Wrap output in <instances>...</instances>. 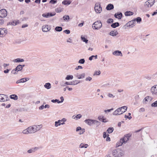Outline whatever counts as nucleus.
Instances as JSON below:
<instances>
[{"label":"nucleus","instance_id":"nucleus-4","mask_svg":"<svg viewBox=\"0 0 157 157\" xmlns=\"http://www.w3.org/2000/svg\"><path fill=\"white\" fill-rule=\"evenodd\" d=\"M155 0H148L145 2L144 6L146 7H151L154 4Z\"/></svg>","mask_w":157,"mask_h":157},{"label":"nucleus","instance_id":"nucleus-60","mask_svg":"<svg viewBox=\"0 0 157 157\" xmlns=\"http://www.w3.org/2000/svg\"><path fill=\"white\" fill-rule=\"evenodd\" d=\"M108 96L110 98H113L114 97V96H113L112 94L110 93H109L108 94Z\"/></svg>","mask_w":157,"mask_h":157},{"label":"nucleus","instance_id":"nucleus-10","mask_svg":"<svg viewBox=\"0 0 157 157\" xmlns=\"http://www.w3.org/2000/svg\"><path fill=\"white\" fill-rule=\"evenodd\" d=\"M8 97L6 95L0 94V101H5L7 100Z\"/></svg>","mask_w":157,"mask_h":157},{"label":"nucleus","instance_id":"nucleus-9","mask_svg":"<svg viewBox=\"0 0 157 157\" xmlns=\"http://www.w3.org/2000/svg\"><path fill=\"white\" fill-rule=\"evenodd\" d=\"M153 99V98L151 96H147L143 100V102L144 104H147V102H150Z\"/></svg>","mask_w":157,"mask_h":157},{"label":"nucleus","instance_id":"nucleus-18","mask_svg":"<svg viewBox=\"0 0 157 157\" xmlns=\"http://www.w3.org/2000/svg\"><path fill=\"white\" fill-rule=\"evenodd\" d=\"M76 131L77 132L79 131V134H82L85 132V129L83 128H82L80 127H78L76 128Z\"/></svg>","mask_w":157,"mask_h":157},{"label":"nucleus","instance_id":"nucleus-23","mask_svg":"<svg viewBox=\"0 0 157 157\" xmlns=\"http://www.w3.org/2000/svg\"><path fill=\"white\" fill-rule=\"evenodd\" d=\"M12 61L14 62L17 63L24 62V60L23 59L18 58L13 60Z\"/></svg>","mask_w":157,"mask_h":157},{"label":"nucleus","instance_id":"nucleus-34","mask_svg":"<svg viewBox=\"0 0 157 157\" xmlns=\"http://www.w3.org/2000/svg\"><path fill=\"white\" fill-rule=\"evenodd\" d=\"M21 67V65L19 64L15 68L17 71L18 72L22 70V69Z\"/></svg>","mask_w":157,"mask_h":157},{"label":"nucleus","instance_id":"nucleus-17","mask_svg":"<svg viewBox=\"0 0 157 157\" xmlns=\"http://www.w3.org/2000/svg\"><path fill=\"white\" fill-rule=\"evenodd\" d=\"M118 109H120L121 110L120 112H119V113L121 114L126 111L127 107L126 106H124Z\"/></svg>","mask_w":157,"mask_h":157},{"label":"nucleus","instance_id":"nucleus-24","mask_svg":"<svg viewBox=\"0 0 157 157\" xmlns=\"http://www.w3.org/2000/svg\"><path fill=\"white\" fill-rule=\"evenodd\" d=\"M36 132L39 130L42 127L41 124L34 125Z\"/></svg>","mask_w":157,"mask_h":157},{"label":"nucleus","instance_id":"nucleus-20","mask_svg":"<svg viewBox=\"0 0 157 157\" xmlns=\"http://www.w3.org/2000/svg\"><path fill=\"white\" fill-rule=\"evenodd\" d=\"M75 82L77 81H73L72 82H71L70 83H69L68 82H65L64 85H77V84L79 83V82H77V83H75Z\"/></svg>","mask_w":157,"mask_h":157},{"label":"nucleus","instance_id":"nucleus-2","mask_svg":"<svg viewBox=\"0 0 157 157\" xmlns=\"http://www.w3.org/2000/svg\"><path fill=\"white\" fill-rule=\"evenodd\" d=\"M102 23L100 21H97L94 22L92 25V27L94 29H98L101 28L102 26Z\"/></svg>","mask_w":157,"mask_h":157},{"label":"nucleus","instance_id":"nucleus-16","mask_svg":"<svg viewBox=\"0 0 157 157\" xmlns=\"http://www.w3.org/2000/svg\"><path fill=\"white\" fill-rule=\"evenodd\" d=\"M50 30V28L49 27L48 25H43L42 27V30L44 32H47Z\"/></svg>","mask_w":157,"mask_h":157},{"label":"nucleus","instance_id":"nucleus-50","mask_svg":"<svg viewBox=\"0 0 157 157\" xmlns=\"http://www.w3.org/2000/svg\"><path fill=\"white\" fill-rule=\"evenodd\" d=\"M122 141H121V140H120V141L119 142H118L116 144V145L117 147H119V146H121L123 144V143H122Z\"/></svg>","mask_w":157,"mask_h":157},{"label":"nucleus","instance_id":"nucleus-26","mask_svg":"<svg viewBox=\"0 0 157 157\" xmlns=\"http://www.w3.org/2000/svg\"><path fill=\"white\" fill-rule=\"evenodd\" d=\"M118 34V33L117 32V31L115 30L112 31L111 32L109 33V34L112 36H116Z\"/></svg>","mask_w":157,"mask_h":157},{"label":"nucleus","instance_id":"nucleus-37","mask_svg":"<svg viewBox=\"0 0 157 157\" xmlns=\"http://www.w3.org/2000/svg\"><path fill=\"white\" fill-rule=\"evenodd\" d=\"M61 121L60 120H59L58 121H56L55 122V126L56 127H57L59 126H60L61 125Z\"/></svg>","mask_w":157,"mask_h":157},{"label":"nucleus","instance_id":"nucleus-44","mask_svg":"<svg viewBox=\"0 0 157 157\" xmlns=\"http://www.w3.org/2000/svg\"><path fill=\"white\" fill-rule=\"evenodd\" d=\"M62 10V9L60 7L57 8L55 9V11L57 13H60Z\"/></svg>","mask_w":157,"mask_h":157},{"label":"nucleus","instance_id":"nucleus-64","mask_svg":"<svg viewBox=\"0 0 157 157\" xmlns=\"http://www.w3.org/2000/svg\"><path fill=\"white\" fill-rule=\"evenodd\" d=\"M44 106L43 105H42L40 106L39 107V109H40V110H42V109H44Z\"/></svg>","mask_w":157,"mask_h":157},{"label":"nucleus","instance_id":"nucleus-54","mask_svg":"<svg viewBox=\"0 0 157 157\" xmlns=\"http://www.w3.org/2000/svg\"><path fill=\"white\" fill-rule=\"evenodd\" d=\"M63 32L67 34H69L70 33V31L68 29L65 30L63 31Z\"/></svg>","mask_w":157,"mask_h":157},{"label":"nucleus","instance_id":"nucleus-59","mask_svg":"<svg viewBox=\"0 0 157 157\" xmlns=\"http://www.w3.org/2000/svg\"><path fill=\"white\" fill-rule=\"evenodd\" d=\"M84 145H85L84 144L82 143L80 144V145L79 146V147H81V148H83V147L85 148V147Z\"/></svg>","mask_w":157,"mask_h":157},{"label":"nucleus","instance_id":"nucleus-57","mask_svg":"<svg viewBox=\"0 0 157 157\" xmlns=\"http://www.w3.org/2000/svg\"><path fill=\"white\" fill-rule=\"evenodd\" d=\"M4 23V21L2 19H0V25H2Z\"/></svg>","mask_w":157,"mask_h":157},{"label":"nucleus","instance_id":"nucleus-28","mask_svg":"<svg viewBox=\"0 0 157 157\" xmlns=\"http://www.w3.org/2000/svg\"><path fill=\"white\" fill-rule=\"evenodd\" d=\"M71 3V2L68 0H64L63 1L62 3L63 4L65 5H68L70 4Z\"/></svg>","mask_w":157,"mask_h":157},{"label":"nucleus","instance_id":"nucleus-12","mask_svg":"<svg viewBox=\"0 0 157 157\" xmlns=\"http://www.w3.org/2000/svg\"><path fill=\"white\" fill-rule=\"evenodd\" d=\"M84 122L89 125H91L93 124H94L95 122L94 120L90 119H86L84 121Z\"/></svg>","mask_w":157,"mask_h":157},{"label":"nucleus","instance_id":"nucleus-53","mask_svg":"<svg viewBox=\"0 0 157 157\" xmlns=\"http://www.w3.org/2000/svg\"><path fill=\"white\" fill-rule=\"evenodd\" d=\"M101 74V72L100 71H96L95 72L94 75H99Z\"/></svg>","mask_w":157,"mask_h":157},{"label":"nucleus","instance_id":"nucleus-3","mask_svg":"<svg viewBox=\"0 0 157 157\" xmlns=\"http://www.w3.org/2000/svg\"><path fill=\"white\" fill-rule=\"evenodd\" d=\"M94 10L97 13H100L102 11V8L100 6V4L99 3H96Z\"/></svg>","mask_w":157,"mask_h":157},{"label":"nucleus","instance_id":"nucleus-21","mask_svg":"<svg viewBox=\"0 0 157 157\" xmlns=\"http://www.w3.org/2000/svg\"><path fill=\"white\" fill-rule=\"evenodd\" d=\"M38 149V148L37 147H35L32 148L27 151V152L29 153H31L34 152L35 151Z\"/></svg>","mask_w":157,"mask_h":157},{"label":"nucleus","instance_id":"nucleus-29","mask_svg":"<svg viewBox=\"0 0 157 157\" xmlns=\"http://www.w3.org/2000/svg\"><path fill=\"white\" fill-rule=\"evenodd\" d=\"M119 25V23L118 22H115L114 23H113L111 25V27L113 28H116Z\"/></svg>","mask_w":157,"mask_h":157},{"label":"nucleus","instance_id":"nucleus-45","mask_svg":"<svg viewBox=\"0 0 157 157\" xmlns=\"http://www.w3.org/2000/svg\"><path fill=\"white\" fill-rule=\"evenodd\" d=\"M18 72L15 68L14 69L12 70L11 71V73L13 74H17Z\"/></svg>","mask_w":157,"mask_h":157},{"label":"nucleus","instance_id":"nucleus-25","mask_svg":"<svg viewBox=\"0 0 157 157\" xmlns=\"http://www.w3.org/2000/svg\"><path fill=\"white\" fill-rule=\"evenodd\" d=\"M18 23H19L18 21H13L12 22L8 23L7 24V25H17Z\"/></svg>","mask_w":157,"mask_h":157},{"label":"nucleus","instance_id":"nucleus-40","mask_svg":"<svg viewBox=\"0 0 157 157\" xmlns=\"http://www.w3.org/2000/svg\"><path fill=\"white\" fill-rule=\"evenodd\" d=\"M22 133L25 134H30L29 130H28V128L22 131Z\"/></svg>","mask_w":157,"mask_h":157},{"label":"nucleus","instance_id":"nucleus-42","mask_svg":"<svg viewBox=\"0 0 157 157\" xmlns=\"http://www.w3.org/2000/svg\"><path fill=\"white\" fill-rule=\"evenodd\" d=\"M134 20H135V21H136L137 23H140V22L141 21L142 19L141 17H137L136 19H134Z\"/></svg>","mask_w":157,"mask_h":157},{"label":"nucleus","instance_id":"nucleus-58","mask_svg":"<svg viewBox=\"0 0 157 157\" xmlns=\"http://www.w3.org/2000/svg\"><path fill=\"white\" fill-rule=\"evenodd\" d=\"M82 66H78L77 67H76L75 68V69L76 70H78V69H82Z\"/></svg>","mask_w":157,"mask_h":157},{"label":"nucleus","instance_id":"nucleus-6","mask_svg":"<svg viewBox=\"0 0 157 157\" xmlns=\"http://www.w3.org/2000/svg\"><path fill=\"white\" fill-rule=\"evenodd\" d=\"M7 15V11L5 9H2L0 10V17L4 18Z\"/></svg>","mask_w":157,"mask_h":157},{"label":"nucleus","instance_id":"nucleus-61","mask_svg":"<svg viewBox=\"0 0 157 157\" xmlns=\"http://www.w3.org/2000/svg\"><path fill=\"white\" fill-rule=\"evenodd\" d=\"M65 83L64 82L62 81L60 82V85L62 86H66V85H64Z\"/></svg>","mask_w":157,"mask_h":157},{"label":"nucleus","instance_id":"nucleus-19","mask_svg":"<svg viewBox=\"0 0 157 157\" xmlns=\"http://www.w3.org/2000/svg\"><path fill=\"white\" fill-rule=\"evenodd\" d=\"M113 54L114 55L118 56H122V54L121 51L119 50H116L113 52Z\"/></svg>","mask_w":157,"mask_h":157},{"label":"nucleus","instance_id":"nucleus-13","mask_svg":"<svg viewBox=\"0 0 157 157\" xmlns=\"http://www.w3.org/2000/svg\"><path fill=\"white\" fill-rule=\"evenodd\" d=\"M30 134L34 133L36 132L34 126H32L28 127Z\"/></svg>","mask_w":157,"mask_h":157},{"label":"nucleus","instance_id":"nucleus-39","mask_svg":"<svg viewBox=\"0 0 157 157\" xmlns=\"http://www.w3.org/2000/svg\"><path fill=\"white\" fill-rule=\"evenodd\" d=\"M133 14V13L130 11H127L125 13V15L126 16H129Z\"/></svg>","mask_w":157,"mask_h":157},{"label":"nucleus","instance_id":"nucleus-30","mask_svg":"<svg viewBox=\"0 0 157 157\" xmlns=\"http://www.w3.org/2000/svg\"><path fill=\"white\" fill-rule=\"evenodd\" d=\"M44 87L48 89H50L51 87V84L49 82L46 83L44 85Z\"/></svg>","mask_w":157,"mask_h":157},{"label":"nucleus","instance_id":"nucleus-49","mask_svg":"<svg viewBox=\"0 0 157 157\" xmlns=\"http://www.w3.org/2000/svg\"><path fill=\"white\" fill-rule=\"evenodd\" d=\"M118 17L117 18L119 19H121L122 16V14L120 12L118 13Z\"/></svg>","mask_w":157,"mask_h":157},{"label":"nucleus","instance_id":"nucleus-27","mask_svg":"<svg viewBox=\"0 0 157 157\" xmlns=\"http://www.w3.org/2000/svg\"><path fill=\"white\" fill-rule=\"evenodd\" d=\"M120 109H117L113 112V114L114 115H121V114L119 113V112H120Z\"/></svg>","mask_w":157,"mask_h":157},{"label":"nucleus","instance_id":"nucleus-55","mask_svg":"<svg viewBox=\"0 0 157 157\" xmlns=\"http://www.w3.org/2000/svg\"><path fill=\"white\" fill-rule=\"evenodd\" d=\"M82 117V115L80 114H77L76 115L75 117L78 119Z\"/></svg>","mask_w":157,"mask_h":157},{"label":"nucleus","instance_id":"nucleus-7","mask_svg":"<svg viewBox=\"0 0 157 157\" xmlns=\"http://www.w3.org/2000/svg\"><path fill=\"white\" fill-rule=\"evenodd\" d=\"M131 136V135L129 134H128L125 135L123 138L121 139V141L122 143H126L129 140V138Z\"/></svg>","mask_w":157,"mask_h":157},{"label":"nucleus","instance_id":"nucleus-22","mask_svg":"<svg viewBox=\"0 0 157 157\" xmlns=\"http://www.w3.org/2000/svg\"><path fill=\"white\" fill-rule=\"evenodd\" d=\"M114 8V6L111 4H109L106 7V9L108 10H110Z\"/></svg>","mask_w":157,"mask_h":157},{"label":"nucleus","instance_id":"nucleus-5","mask_svg":"<svg viewBox=\"0 0 157 157\" xmlns=\"http://www.w3.org/2000/svg\"><path fill=\"white\" fill-rule=\"evenodd\" d=\"M151 92L153 95H157V85H154L151 87Z\"/></svg>","mask_w":157,"mask_h":157},{"label":"nucleus","instance_id":"nucleus-41","mask_svg":"<svg viewBox=\"0 0 157 157\" xmlns=\"http://www.w3.org/2000/svg\"><path fill=\"white\" fill-rule=\"evenodd\" d=\"M81 39L84 42H85L86 43H88V40L82 36H81Z\"/></svg>","mask_w":157,"mask_h":157},{"label":"nucleus","instance_id":"nucleus-52","mask_svg":"<svg viewBox=\"0 0 157 157\" xmlns=\"http://www.w3.org/2000/svg\"><path fill=\"white\" fill-rule=\"evenodd\" d=\"M92 78L90 77L89 76L87 78H86L85 79V80L86 81H90L92 80Z\"/></svg>","mask_w":157,"mask_h":157},{"label":"nucleus","instance_id":"nucleus-36","mask_svg":"<svg viewBox=\"0 0 157 157\" xmlns=\"http://www.w3.org/2000/svg\"><path fill=\"white\" fill-rule=\"evenodd\" d=\"M55 30L57 32H60L62 30V28L61 26H56L55 28Z\"/></svg>","mask_w":157,"mask_h":157},{"label":"nucleus","instance_id":"nucleus-48","mask_svg":"<svg viewBox=\"0 0 157 157\" xmlns=\"http://www.w3.org/2000/svg\"><path fill=\"white\" fill-rule=\"evenodd\" d=\"M85 62V60L84 59H80L78 61V63H81V64H83Z\"/></svg>","mask_w":157,"mask_h":157},{"label":"nucleus","instance_id":"nucleus-32","mask_svg":"<svg viewBox=\"0 0 157 157\" xmlns=\"http://www.w3.org/2000/svg\"><path fill=\"white\" fill-rule=\"evenodd\" d=\"M10 98L11 99L16 100L17 99V96L15 94H12L10 96Z\"/></svg>","mask_w":157,"mask_h":157},{"label":"nucleus","instance_id":"nucleus-8","mask_svg":"<svg viewBox=\"0 0 157 157\" xmlns=\"http://www.w3.org/2000/svg\"><path fill=\"white\" fill-rule=\"evenodd\" d=\"M56 13L54 12L53 13H45L43 14L42 16L44 17L48 18L51 17H52L55 16L56 15Z\"/></svg>","mask_w":157,"mask_h":157},{"label":"nucleus","instance_id":"nucleus-14","mask_svg":"<svg viewBox=\"0 0 157 157\" xmlns=\"http://www.w3.org/2000/svg\"><path fill=\"white\" fill-rule=\"evenodd\" d=\"M98 119L99 121L103 122H106L108 121L103 115H100L98 116Z\"/></svg>","mask_w":157,"mask_h":157},{"label":"nucleus","instance_id":"nucleus-35","mask_svg":"<svg viewBox=\"0 0 157 157\" xmlns=\"http://www.w3.org/2000/svg\"><path fill=\"white\" fill-rule=\"evenodd\" d=\"M114 130L113 127H110L108 128L107 130V132L109 133H110L112 132Z\"/></svg>","mask_w":157,"mask_h":157},{"label":"nucleus","instance_id":"nucleus-43","mask_svg":"<svg viewBox=\"0 0 157 157\" xmlns=\"http://www.w3.org/2000/svg\"><path fill=\"white\" fill-rule=\"evenodd\" d=\"M152 107H157V100L155 101L151 105Z\"/></svg>","mask_w":157,"mask_h":157},{"label":"nucleus","instance_id":"nucleus-1","mask_svg":"<svg viewBox=\"0 0 157 157\" xmlns=\"http://www.w3.org/2000/svg\"><path fill=\"white\" fill-rule=\"evenodd\" d=\"M113 155L115 157H121L123 155V153L122 150L118 149L113 151Z\"/></svg>","mask_w":157,"mask_h":157},{"label":"nucleus","instance_id":"nucleus-15","mask_svg":"<svg viewBox=\"0 0 157 157\" xmlns=\"http://www.w3.org/2000/svg\"><path fill=\"white\" fill-rule=\"evenodd\" d=\"M135 20H132L131 21H129L126 24V25L128 26H131V27H133L134 26H135Z\"/></svg>","mask_w":157,"mask_h":157},{"label":"nucleus","instance_id":"nucleus-51","mask_svg":"<svg viewBox=\"0 0 157 157\" xmlns=\"http://www.w3.org/2000/svg\"><path fill=\"white\" fill-rule=\"evenodd\" d=\"M56 2H57L56 0H51L50 1L49 3H51L52 4H54L56 3Z\"/></svg>","mask_w":157,"mask_h":157},{"label":"nucleus","instance_id":"nucleus-56","mask_svg":"<svg viewBox=\"0 0 157 157\" xmlns=\"http://www.w3.org/2000/svg\"><path fill=\"white\" fill-rule=\"evenodd\" d=\"M94 124H97L98 125H100L101 124V123L100 122L97 121L96 120H94Z\"/></svg>","mask_w":157,"mask_h":157},{"label":"nucleus","instance_id":"nucleus-47","mask_svg":"<svg viewBox=\"0 0 157 157\" xmlns=\"http://www.w3.org/2000/svg\"><path fill=\"white\" fill-rule=\"evenodd\" d=\"M113 19L111 18L109 19L107 21V22L108 23H113Z\"/></svg>","mask_w":157,"mask_h":157},{"label":"nucleus","instance_id":"nucleus-63","mask_svg":"<svg viewBox=\"0 0 157 157\" xmlns=\"http://www.w3.org/2000/svg\"><path fill=\"white\" fill-rule=\"evenodd\" d=\"M25 78H22L20 79V81H21V82H25Z\"/></svg>","mask_w":157,"mask_h":157},{"label":"nucleus","instance_id":"nucleus-46","mask_svg":"<svg viewBox=\"0 0 157 157\" xmlns=\"http://www.w3.org/2000/svg\"><path fill=\"white\" fill-rule=\"evenodd\" d=\"M51 101H52V102H53V103L57 102L58 103H60V101L59 100L57 99H56L55 100H54V99L52 100H51Z\"/></svg>","mask_w":157,"mask_h":157},{"label":"nucleus","instance_id":"nucleus-33","mask_svg":"<svg viewBox=\"0 0 157 157\" xmlns=\"http://www.w3.org/2000/svg\"><path fill=\"white\" fill-rule=\"evenodd\" d=\"M1 31V33L2 35H3L5 33H7V31L5 28H1L0 29Z\"/></svg>","mask_w":157,"mask_h":157},{"label":"nucleus","instance_id":"nucleus-38","mask_svg":"<svg viewBox=\"0 0 157 157\" xmlns=\"http://www.w3.org/2000/svg\"><path fill=\"white\" fill-rule=\"evenodd\" d=\"M73 78V76L71 75H68L65 78V79L67 80L72 79Z\"/></svg>","mask_w":157,"mask_h":157},{"label":"nucleus","instance_id":"nucleus-62","mask_svg":"<svg viewBox=\"0 0 157 157\" xmlns=\"http://www.w3.org/2000/svg\"><path fill=\"white\" fill-rule=\"evenodd\" d=\"M107 135L106 132H104L103 133V137L104 138H105L106 137H107Z\"/></svg>","mask_w":157,"mask_h":157},{"label":"nucleus","instance_id":"nucleus-11","mask_svg":"<svg viewBox=\"0 0 157 157\" xmlns=\"http://www.w3.org/2000/svg\"><path fill=\"white\" fill-rule=\"evenodd\" d=\"M85 73H83L81 74H79L78 73L75 74V76L77 78L79 79H82L85 78Z\"/></svg>","mask_w":157,"mask_h":157},{"label":"nucleus","instance_id":"nucleus-31","mask_svg":"<svg viewBox=\"0 0 157 157\" xmlns=\"http://www.w3.org/2000/svg\"><path fill=\"white\" fill-rule=\"evenodd\" d=\"M63 18L64 21H68L70 20L69 16L68 15H64L63 17Z\"/></svg>","mask_w":157,"mask_h":157}]
</instances>
